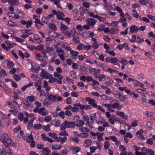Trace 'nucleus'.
I'll return each mask as SVG.
<instances>
[{
    "label": "nucleus",
    "instance_id": "obj_28",
    "mask_svg": "<svg viewBox=\"0 0 155 155\" xmlns=\"http://www.w3.org/2000/svg\"><path fill=\"white\" fill-rule=\"evenodd\" d=\"M126 46L128 48V45L126 43H124L123 44H120L118 45L117 46L116 48L119 50H122L123 49L124 47Z\"/></svg>",
    "mask_w": 155,
    "mask_h": 155
},
{
    "label": "nucleus",
    "instance_id": "obj_24",
    "mask_svg": "<svg viewBox=\"0 0 155 155\" xmlns=\"http://www.w3.org/2000/svg\"><path fill=\"white\" fill-rule=\"evenodd\" d=\"M70 54L71 55V58L72 59H75L78 54V52L77 51L72 50L70 52Z\"/></svg>",
    "mask_w": 155,
    "mask_h": 155
},
{
    "label": "nucleus",
    "instance_id": "obj_26",
    "mask_svg": "<svg viewBox=\"0 0 155 155\" xmlns=\"http://www.w3.org/2000/svg\"><path fill=\"white\" fill-rule=\"evenodd\" d=\"M67 121L65 120L61 124L60 127L61 130H64L67 127Z\"/></svg>",
    "mask_w": 155,
    "mask_h": 155
},
{
    "label": "nucleus",
    "instance_id": "obj_15",
    "mask_svg": "<svg viewBox=\"0 0 155 155\" xmlns=\"http://www.w3.org/2000/svg\"><path fill=\"white\" fill-rule=\"evenodd\" d=\"M61 25V32L64 34L65 35L67 33L68 28L66 26V25L63 24L61 22L60 23Z\"/></svg>",
    "mask_w": 155,
    "mask_h": 155
},
{
    "label": "nucleus",
    "instance_id": "obj_22",
    "mask_svg": "<svg viewBox=\"0 0 155 155\" xmlns=\"http://www.w3.org/2000/svg\"><path fill=\"white\" fill-rule=\"evenodd\" d=\"M5 43L6 44V45L8 48L9 50L10 49L13 47L15 45V44L14 43H11L10 41H5Z\"/></svg>",
    "mask_w": 155,
    "mask_h": 155
},
{
    "label": "nucleus",
    "instance_id": "obj_54",
    "mask_svg": "<svg viewBox=\"0 0 155 155\" xmlns=\"http://www.w3.org/2000/svg\"><path fill=\"white\" fill-rule=\"evenodd\" d=\"M68 153V151L67 149H64L61 151L60 155H67Z\"/></svg>",
    "mask_w": 155,
    "mask_h": 155
},
{
    "label": "nucleus",
    "instance_id": "obj_42",
    "mask_svg": "<svg viewBox=\"0 0 155 155\" xmlns=\"http://www.w3.org/2000/svg\"><path fill=\"white\" fill-rule=\"evenodd\" d=\"M7 25L11 27H13L16 26V23L11 20H9L8 21L7 24Z\"/></svg>",
    "mask_w": 155,
    "mask_h": 155
},
{
    "label": "nucleus",
    "instance_id": "obj_60",
    "mask_svg": "<svg viewBox=\"0 0 155 155\" xmlns=\"http://www.w3.org/2000/svg\"><path fill=\"white\" fill-rule=\"evenodd\" d=\"M79 108L77 107H74L71 108V111L74 112H77L79 111Z\"/></svg>",
    "mask_w": 155,
    "mask_h": 155
},
{
    "label": "nucleus",
    "instance_id": "obj_20",
    "mask_svg": "<svg viewBox=\"0 0 155 155\" xmlns=\"http://www.w3.org/2000/svg\"><path fill=\"white\" fill-rule=\"evenodd\" d=\"M122 105H120L118 102H115L112 104V107L113 108H117L119 110L121 109Z\"/></svg>",
    "mask_w": 155,
    "mask_h": 155
},
{
    "label": "nucleus",
    "instance_id": "obj_39",
    "mask_svg": "<svg viewBox=\"0 0 155 155\" xmlns=\"http://www.w3.org/2000/svg\"><path fill=\"white\" fill-rule=\"evenodd\" d=\"M152 0H140L139 2L142 5H146L148 2H151Z\"/></svg>",
    "mask_w": 155,
    "mask_h": 155
},
{
    "label": "nucleus",
    "instance_id": "obj_61",
    "mask_svg": "<svg viewBox=\"0 0 155 155\" xmlns=\"http://www.w3.org/2000/svg\"><path fill=\"white\" fill-rule=\"evenodd\" d=\"M1 46L3 49L7 51H9L8 48V46L5 43L4 44H1Z\"/></svg>",
    "mask_w": 155,
    "mask_h": 155
},
{
    "label": "nucleus",
    "instance_id": "obj_47",
    "mask_svg": "<svg viewBox=\"0 0 155 155\" xmlns=\"http://www.w3.org/2000/svg\"><path fill=\"white\" fill-rule=\"evenodd\" d=\"M48 79H49L48 82L51 83H54L57 81V79L54 77H53L52 74L51 77Z\"/></svg>",
    "mask_w": 155,
    "mask_h": 155
},
{
    "label": "nucleus",
    "instance_id": "obj_9",
    "mask_svg": "<svg viewBox=\"0 0 155 155\" xmlns=\"http://www.w3.org/2000/svg\"><path fill=\"white\" fill-rule=\"evenodd\" d=\"M47 56H43L40 54H36V59L43 62L47 59Z\"/></svg>",
    "mask_w": 155,
    "mask_h": 155
},
{
    "label": "nucleus",
    "instance_id": "obj_51",
    "mask_svg": "<svg viewBox=\"0 0 155 155\" xmlns=\"http://www.w3.org/2000/svg\"><path fill=\"white\" fill-rule=\"evenodd\" d=\"M13 78L16 81H18L21 79V77L18 75L15 74L13 75Z\"/></svg>",
    "mask_w": 155,
    "mask_h": 155
},
{
    "label": "nucleus",
    "instance_id": "obj_10",
    "mask_svg": "<svg viewBox=\"0 0 155 155\" xmlns=\"http://www.w3.org/2000/svg\"><path fill=\"white\" fill-rule=\"evenodd\" d=\"M76 33V30L75 28H72L70 31H68L65 35L67 36L68 37H71V36L73 37L74 36Z\"/></svg>",
    "mask_w": 155,
    "mask_h": 155
},
{
    "label": "nucleus",
    "instance_id": "obj_13",
    "mask_svg": "<svg viewBox=\"0 0 155 155\" xmlns=\"http://www.w3.org/2000/svg\"><path fill=\"white\" fill-rule=\"evenodd\" d=\"M143 132V130H140L136 132V135L140 139L143 140L145 139L144 136L142 135Z\"/></svg>",
    "mask_w": 155,
    "mask_h": 155
},
{
    "label": "nucleus",
    "instance_id": "obj_64",
    "mask_svg": "<svg viewBox=\"0 0 155 155\" xmlns=\"http://www.w3.org/2000/svg\"><path fill=\"white\" fill-rule=\"evenodd\" d=\"M41 21L45 23H48L50 20L49 19H48V18L45 17H43L41 19Z\"/></svg>",
    "mask_w": 155,
    "mask_h": 155
},
{
    "label": "nucleus",
    "instance_id": "obj_2",
    "mask_svg": "<svg viewBox=\"0 0 155 155\" xmlns=\"http://www.w3.org/2000/svg\"><path fill=\"white\" fill-rule=\"evenodd\" d=\"M56 94H49L48 95V97L49 100L52 102L56 103L59 101H61L62 100V97L59 96H57Z\"/></svg>",
    "mask_w": 155,
    "mask_h": 155
},
{
    "label": "nucleus",
    "instance_id": "obj_30",
    "mask_svg": "<svg viewBox=\"0 0 155 155\" xmlns=\"http://www.w3.org/2000/svg\"><path fill=\"white\" fill-rule=\"evenodd\" d=\"M23 32L29 35L33 34L35 32V30L33 29H31L29 30H23Z\"/></svg>",
    "mask_w": 155,
    "mask_h": 155
},
{
    "label": "nucleus",
    "instance_id": "obj_29",
    "mask_svg": "<svg viewBox=\"0 0 155 155\" xmlns=\"http://www.w3.org/2000/svg\"><path fill=\"white\" fill-rule=\"evenodd\" d=\"M133 83L134 85L136 87H143L144 86L143 84H140L139 81L136 80H134V82H133Z\"/></svg>",
    "mask_w": 155,
    "mask_h": 155
},
{
    "label": "nucleus",
    "instance_id": "obj_36",
    "mask_svg": "<svg viewBox=\"0 0 155 155\" xmlns=\"http://www.w3.org/2000/svg\"><path fill=\"white\" fill-rule=\"evenodd\" d=\"M127 87H119L118 89L119 90L121 91H125V92L127 94H129L130 93V90L129 89H126Z\"/></svg>",
    "mask_w": 155,
    "mask_h": 155
},
{
    "label": "nucleus",
    "instance_id": "obj_19",
    "mask_svg": "<svg viewBox=\"0 0 155 155\" xmlns=\"http://www.w3.org/2000/svg\"><path fill=\"white\" fill-rule=\"evenodd\" d=\"M65 15L63 12L59 11L57 12V17L58 19L64 20L63 17Z\"/></svg>",
    "mask_w": 155,
    "mask_h": 155
},
{
    "label": "nucleus",
    "instance_id": "obj_50",
    "mask_svg": "<svg viewBox=\"0 0 155 155\" xmlns=\"http://www.w3.org/2000/svg\"><path fill=\"white\" fill-rule=\"evenodd\" d=\"M51 125L50 124H48L45 126L43 127V129L45 131L48 132L50 130Z\"/></svg>",
    "mask_w": 155,
    "mask_h": 155
},
{
    "label": "nucleus",
    "instance_id": "obj_46",
    "mask_svg": "<svg viewBox=\"0 0 155 155\" xmlns=\"http://www.w3.org/2000/svg\"><path fill=\"white\" fill-rule=\"evenodd\" d=\"M35 96H29L26 97V99L31 103H32L35 99Z\"/></svg>",
    "mask_w": 155,
    "mask_h": 155
},
{
    "label": "nucleus",
    "instance_id": "obj_1",
    "mask_svg": "<svg viewBox=\"0 0 155 155\" xmlns=\"http://www.w3.org/2000/svg\"><path fill=\"white\" fill-rule=\"evenodd\" d=\"M0 140L5 146H8V142L11 140V138L7 134L3 133L0 136Z\"/></svg>",
    "mask_w": 155,
    "mask_h": 155
},
{
    "label": "nucleus",
    "instance_id": "obj_31",
    "mask_svg": "<svg viewBox=\"0 0 155 155\" xmlns=\"http://www.w3.org/2000/svg\"><path fill=\"white\" fill-rule=\"evenodd\" d=\"M51 148L53 150H59L62 148V145L61 144H54L52 145Z\"/></svg>",
    "mask_w": 155,
    "mask_h": 155
},
{
    "label": "nucleus",
    "instance_id": "obj_32",
    "mask_svg": "<svg viewBox=\"0 0 155 155\" xmlns=\"http://www.w3.org/2000/svg\"><path fill=\"white\" fill-rule=\"evenodd\" d=\"M50 151L47 147H45L43 148L42 152L44 155H48Z\"/></svg>",
    "mask_w": 155,
    "mask_h": 155
},
{
    "label": "nucleus",
    "instance_id": "obj_59",
    "mask_svg": "<svg viewBox=\"0 0 155 155\" xmlns=\"http://www.w3.org/2000/svg\"><path fill=\"white\" fill-rule=\"evenodd\" d=\"M60 136H67L69 135L65 131H61L60 132L59 134Z\"/></svg>",
    "mask_w": 155,
    "mask_h": 155
},
{
    "label": "nucleus",
    "instance_id": "obj_58",
    "mask_svg": "<svg viewBox=\"0 0 155 155\" xmlns=\"http://www.w3.org/2000/svg\"><path fill=\"white\" fill-rule=\"evenodd\" d=\"M101 98L103 101H107L108 99V97L105 94H103L100 95Z\"/></svg>",
    "mask_w": 155,
    "mask_h": 155
},
{
    "label": "nucleus",
    "instance_id": "obj_35",
    "mask_svg": "<svg viewBox=\"0 0 155 155\" xmlns=\"http://www.w3.org/2000/svg\"><path fill=\"white\" fill-rule=\"evenodd\" d=\"M80 10L81 11L80 14L81 16H84V13H87V12H88V10L84 8H80Z\"/></svg>",
    "mask_w": 155,
    "mask_h": 155
},
{
    "label": "nucleus",
    "instance_id": "obj_16",
    "mask_svg": "<svg viewBox=\"0 0 155 155\" xmlns=\"http://www.w3.org/2000/svg\"><path fill=\"white\" fill-rule=\"evenodd\" d=\"M38 113L41 115L44 116L48 114V112L46 110L45 108L44 107H42L39 109Z\"/></svg>",
    "mask_w": 155,
    "mask_h": 155
},
{
    "label": "nucleus",
    "instance_id": "obj_8",
    "mask_svg": "<svg viewBox=\"0 0 155 155\" xmlns=\"http://www.w3.org/2000/svg\"><path fill=\"white\" fill-rule=\"evenodd\" d=\"M108 121L110 124L113 125L115 124V122L120 123V121L117 118L114 116H112L111 118H109L108 120Z\"/></svg>",
    "mask_w": 155,
    "mask_h": 155
},
{
    "label": "nucleus",
    "instance_id": "obj_12",
    "mask_svg": "<svg viewBox=\"0 0 155 155\" xmlns=\"http://www.w3.org/2000/svg\"><path fill=\"white\" fill-rule=\"evenodd\" d=\"M96 22V20L92 18H89L86 21L87 24L89 25L90 26L94 25Z\"/></svg>",
    "mask_w": 155,
    "mask_h": 155
},
{
    "label": "nucleus",
    "instance_id": "obj_44",
    "mask_svg": "<svg viewBox=\"0 0 155 155\" xmlns=\"http://www.w3.org/2000/svg\"><path fill=\"white\" fill-rule=\"evenodd\" d=\"M118 61V59L116 58H112L111 63H112L114 65H116L118 64L117 62Z\"/></svg>",
    "mask_w": 155,
    "mask_h": 155
},
{
    "label": "nucleus",
    "instance_id": "obj_11",
    "mask_svg": "<svg viewBox=\"0 0 155 155\" xmlns=\"http://www.w3.org/2000/svg\"><path fill=\"white\" fill-rule=\"evenodd\" d=\"M103 6L104 9L106 11H110L111 10H112L113 11H115V9H112V6L111 4L107 3L104 4Z\"/></svg>",
    "mask_w": 155,
    "mask_h": 155
},
{
    "label": "nucleus",
    "instance_id": "obj_5",
    "mask_svg": "<svg viewBox=\"0 0 155 155\" xmlns=\"http://www.w3.org/2000/svg\"><path fill=\"white\" fill-rule=\"evenodd\" d=\"M91 41H93L92 47L94 49H97L100 46L102 45L103 44L101 43H98L97 39L95 38H92Z\"/></svg>",
    "mask_w": 155,
    "mask_h": 155
},
{
    "label": "nucleus",
    "instance_id": "obj_38",
    "mask_svg": "<svg viewBox=\"0 0 155 155\" xmlns=\"http://www.w3.org/2000/svg\"><path fill=\"white\" fill-rule=\"evenodd\" d=\"M53 75L54 77L57 78L58 79L62 80L63 78V76L60 73H58V72H54Z\"/></svg>",
    "mask_w": 155,
    "mask_h": 155
},
{
    "label": "nucleus",
    "instance_id": "obj_37",
    "mask_svg": "<svg viewBox=\"0 0 155 155\" xmlns=\"http://www.w3.org/2000/svg\"><path fill=\"white\" fill-rule=\"evenodd\" d=\"M105 120L102 117H100L98 120H97L96 122L97 124H102L104 122H105Z\"/></svg>",
    "mask_w": 155,
    "mask_h": 155
},
{
    "label": "nucleus",
    "instance_id": "obj_49",
    "mask_svg": "<svg viewBox=\"0 0 155 155\" xmlns=\"http://www.w3.org/2000/svg\"><path fill=\"white\" fill-rule=\"evenodd\" d=\"M84 124V122L82 120H80L78 122V123H77L76 124V126L78 127H80L82 126Z\"/></svg>",
    "mask_w": 155,
    "mask_h": 155
},
{
    "label": "nucleus",
    "instance_id": "obj_52",
    "mask_svg": "<svg viewBox=\"0 0 155 155\" xmlns=\"http://www.w3.org/2000/svg\"><path fill=\"white\" fill-rule=\"evenodd\" d=\"M100 73V70L99 69H97L95 72L93 73L94 77L96 78H98L99 77V74Z\"/></svg>",
    "mask_w": 155,
    "mask_h": 155
},
{
    "label": "nucleus",
    "instance_id": "obj_4",
    "mask_svg": "<svg viewBox=\"0 0 155 155\" xmlns=\"http://www.w3.org/2000/svg\"><path fill=\"white\" fill-rule=\"evenodd\" d=\"M40 76L46 79H49L51 76V74L48 73L46 71L43 69H41V72L40 73Z\"/></svg>",
    "mask_w": 155,
    "mask_h": 155
},
{
    "label": "nucleus",
    "instance_id": "obj_53",
    "mask_svg": "<svg viewBox=\"0 0 155 155\" xmlns=\"http://www.w3.org/2000/svg\"><path fill=\"white\" fill-rule=\"evenodd\" d=\"M31 78L32 79L35 81L39 80V79H40L39 77H38L36 75L34 74H31Z\"/></svg>",
    "mask_w": 155,
    "mask_h": 155
},
{
    "label": "nucleus",
    "instance_id": "obj_14",
    "mask_svg": "<svg viewBox=\"0 0 155 155\" xmlns=\"http://www.w3.org/2000/svg\"><path fill=\"white\" fill-rule=\"evenodd\" d=\"M139 30L138 27L134 25H131L130 28V33H137Z\"/></svg>",
    "mask_w": 155,
    "mask_h": 155
},
{
    "label": "nucleus",
    "instance_id": "obj_7",
    "mask_svg": "<svg viewBox=\"0 0 155 155\" xmlns=\"http://www.w3.org/2000/svg\"><path fill=\"white\" fill-rule=\"evenodd\" d=\"M86 101L88 102V104L91 105L93 107H97V104L95 103V100L94 99H91L90 97H87L85 98Z\"/></svg>",
    "mask_w": 155,
    "mask_h": 155
},
{
    "label": "nucleus",
    "instance_id": "obj_40",
    "mask_svg": "<svg viewBox=\"0 0 155 155\" xmlns=\"http://www.w3.org/2000/svg\"><path fill=\"white\" fill-rule=\"evenodd\" d=\"M115 8L116 10L115 9V10L120 13V16L124 15V14L123 12V10L121 8L117 6H115Z\"/></svg>",
    "mask_w": 155,
    "mask_h": 155
},
{
    "label": "nucleus",
    "instance_id": "obj_17",
    "mask_svg": "<svg viewBox=\"0 0 155 155\" xmlns=\"http://www.w3.org/2000/svg\"><path fill=\"white\" fill-rule=\"evenodd\" d=\"M101 88L103 90H105V93L106 94L110 95L112 94V91L110 89L107 87L106 86L102 85L101 86Z\"/></svg>",
    "mask_w": 155,
    "mask_h": 155
},
{
    "label": "nucleus",
    "instance_id": "obj_25",
    "mask_svg": "<svg viewBox=\"0 0 155 155\" xmlns=\"http://www.w3.org/2000/svg\"><path fill=\"white\" fill-rule=\"evenodd\" d=\"M92 143V141L90 139H87L84 142V146L85 147H88L91 145Z\"/></svg>",
    "mask_w": 155,
    "mask_h": 155
},
{
    "label": "nucleus",
    "instance_id": "obj_6",
    "mask_svg": "<svg viewBox=\"0 0 155 155\" xmlns=\"http://www.w3.org/2000/svg\"><path fill=\"white\" fill-rule=\"evenodd\" d=\"M57 52L58 53V55L60 57L61 60L63 61H64V55L65 53L64 51L61 48H59L57 49Z\"/></svg>",
    "mask_w": 155,
    "mask_h": 155
},
{
    "label": "nucleus",
    "instance_id": "obj_63",
    "mask_svg": "<svg viewBox=\"0 0 155 155\" xmlns=\"http://www.w3.org/2000/svg\"><path fill=\"white\" fill-rule=\"evenodd\" d=\"M43 104L45 105L48 106L51 104L50 101L48 100L47 99H45L44 100Z\"/></svg>",
    "mask_w": 155,
    "mask_h": 155
},
{
    "label": "nucleus",
    "instance_id": "obj_23",
    "mask_svg": "<svg viewBox=\"0 0 155 155\" xmlns=\"http://www.w3.org/2000/svg\"><path fill=\"white\" fill-rule=\"evenodd\" d=\"M69 149L71 151L76 153L79 152L81 150L80 148L78 147H70Z\"/></svg>",
    "mask_w": 155,
    "mask_h": 155
},
{
    "label": "nucleus",
    "instance_id": "obj_33",
    "mask_svg": "<svg viewBox=\"0 0 155 155\" xmlns=\"http://www.w3.org/2000/svg\"><path fill=\"white\" fill-rule=\"evenodd\" d=\"M67 127L70 128H73L75 127V124L73 122H69L67 121Z\"/></svg>",
    "mask_w": 155,
    "mask_h": 155
},
{
    "label": "nucleus",
    "instance_id": "obj_48",
    "mask_svg": "<svg viewBox=\"0 0 155 155\" xmlns=\"http://www.w3.org/2000/svg\"><path fill=\"white\" fill-rule=\"evenodd\" d=\"M119 23V22L118 21H112L110 24L107 23L109 25L112 26L114 27L117 25Z\"/></svg>",
    "mask_w": 155,
    "mask_h": 155
},
{
    "label": "nucleus",
    "instance_id": "obj_62",
    "mask_svg": "<svg viewBox=\"0 0 155 155\" xmlns=\"http://www.w3.org/2000/svg\"><path fill=\"white\" fill-rule=\"evenodd\" d=\"M71 95L72 97H77L79 96V92H76L74 91H72L71 93Z\"/></svg>",
    "mask_w": 155,
    "mask_h": 155
},
{
    "label": "nucleus",
    "instance_id": "obj_57",
    "mask_svg": "<svg viewBox=\"0 0 155 155\" xmlns=\"http://www.w3.org/2000/svg\"><path fill=\"white\" fill-rule=\"evenodd\" d=\"M18 0H11L10 2L12 5H17L19 4Z\"/></svg>",
    "mask_w": 155,
    "mask_h": 155
},
{
    "label": "nucleus",
    "instance_id": "obj_45",
    "mask_svg": "<svg viewBox=\"0 0 155 155\" xmlns=\"http://www.w3.org/2000/svg\"><path fill=\"white\" fill-rule=\"evenodd\" d=\"M78 136L81 138H85L88 137V134L87 133L82 132L81 134H78Z\"/></svg>",
    "mask_w": 155,
    "mask_h": 155
},
{
    "label": "nucleus",
    "instance_id": "obj_55",
    "mask_svg": "<svg viewBox=\"0 0 155 155\" xmlns=\"http://www.w3.org/2000/svg\"><path fill=\"white\" fill-rule=\"evenodd\" d=\"M52 120L51 117L49 115L45 117V121L47 122H48L51 121Z\"/></svg>",
    "mask_w": 155,
    "mask_h": 155
},
{
    "label": "nucleus",
    "instance_id": "obj_21",
    "mask_svg": "<svg viewBox=\"0 0 155 155\" xmlns=\"http://www.w3.org/2000/svg\"><path fill=\"white\" fill-rule=\"evenodd\" d=\"M97 140L99 141H102L104 140V138L102 137L103 136L104 134V132L100 133L97 132Z\"/></svg>",
    "mask_w": 155,
    "mask_h": 155
},
{
    "label": "nucleus",
    "instance_id": "obj_34",
    "mask_svg": "<svg viewBox=\"0 0 155 155\" xmlns=\"http://www.w3.org/2000/svg\"><path fill=\"white\" fill-rule=\"evenodd\" d=\"M44 84L43 87L45 89L46 91L48 92L50 90L51 87L48 86V84L47 81H45L44 82Z\"/></svg>",
    "mask_w": 155,
    "mask_h": 155
},
{
    "label": "nucleus",
    "instance_id": "obj_43",
    "mask_svg": "<svg viewBox=\"0 0 155 155\" xmlns=\"http://www.w3.org/2000/svg\"><path fill=\"white\" fill-rule=\"evenodd\" d=\"M138 93L142 94H147L148 92L146 90V89L144 88L143 89H138L136 90Z\"/></svg>",
    "mask_w": 155,
    "mask_h": 155
},
{
    "label": "nucleus",
    "instance_id": "obj_27",
    "mask_svg": "<svg viewBox=\"0 0 155 155\" xmlns=\"http://www.w3.org/2000/svg\"><path fill=\"white\" fill-rule=\"evenodd\" d=\"M119 30L117 28H112L110 31V33L112 34H117L119 33Z\"/></svg>",
    "mask_w": 155,
    "mask_h": 155
},
{
    "label": "nucleus",
    "instance_id": "obj_18",
    "mask_svg": "<svg viewBox=\"0 0 155 155\" xmlns=\"http://www.w3.org/2000/svg\"><path fill=\"white\" fill-rule=\"evenodd\" d=\"M116 113L117 115L124 119H127L128 118V116L127 115H125L124 113L123 112L117 111Z\"/></svg>",
    "mask_w": 155,
    "mask_h": 155
},
{
    "label": "nucleus",
    "instance_id": "obj_41",
    "mask_svg": "<svg viewBox=\"0 0 155 155\" xmlns=\"http://www.w3.org/2000/svg\"><path fill=\"white\" fill-rule=\"evenodd\" d=\"M110 146V144L108 141H106L104 142V148L106 150H108Z\"/></svg>",
    "mask_w": 155,
    "mask_h": 155
},
{
    "label": "nucleus",
    "instance_id": "obj_56",
    "mask_svg": "<svg viewBox=\"0 0 155 155\" xmlns=\"http://www.w3.org/2000/svg\"><path fill=\"white\" fill-rule=\"evenodd\" d=\"M33 127L34 129L37 130H40L42 128L41 125L39 124H34Z\"/></svg>",
    "mask_w": 155,
    "mask_h": 155
},
{
    "label": "nucleus",
    "instance_id": "obj_3",
    "mask_svg": "<svg viewBox=\"0 0 155 155\" xmlns=\"http://www.w3.org/2000/svg\"><path fill=\"white\" fill-rule=\"evenodd\" d=\"M0 155H12V153L10 148L6 147L0 152Z\"/></svg>",
    "mask_w": 155,
    "mask_h": 155
}]
</instances>
